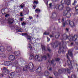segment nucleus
Masks as SVG:
<instances>
[{
  "label": "nucleus",
  "mask_w": 78,
  "mask_h": 78,
  "mask_svg": "<svg viewBox=\"0 0 78 78\" xmlns=\"http://www.w3.org/2000/svg\"><path fill=\"white\" fill-rule=\"evenodd\" d=\"M61 3L62 5H56V8L57 9H58V10H62L64 8V5H63L64 4H66V5H70V0H68V1H66V0H62Z\"/></svg>",
  "instance_id": "1"
},
{
  "label": "nucleus",
  "mask_w": 78,
  "mask_h": 78,
  "mask_svg": "<svg viewBox=\"0 0 78 78\" xmlns=\"http://www.w3.org/2000/svg\"><path fill=\"white\" fill-rule=\"evenodd\" d=\"M34 65L32 63H30L29 64L28 66H26L25 67L23 68V71H26L27 70V69H28L30 72H34V69L33 68Z\"/></svg>",
  "instance_id": "2"
},
{
  "label": "nucleus",
  "mask_w": 78,
  "mask_h": 78,
  "mask_svg": "<svg viewBox=\"0 0 78 78\" xmlns=\"http://www.w3.org/2000/svg\"><path fill=\"white\" fill-rule=\"evenodd\" d=\"M63 39L64 40H66V39L68 38V39L70 41H76L78 37L77 36H69L67 37V35L64 34L63 35Z\"/></svg>",
  "instance_id": "3"
},
{
  "label": "nucleus",
  "mask_w": 78,
  "mask_h": 78,
  "mask_svg": "<svg viewBox=\"0 0 78 78\" xmlns=\"http://www.w3.org/2000/svg\"><path fill=\"white\" fill-rule=\"evenodd\" d=\"M45 59V60H46L47 59V56L45 55H44V56H41L40 57L38 55H36L35 57L34 58V61H37L39 62H41L44 59Z\"/></svg>",
  "instance_id": "4"
},
{
  "label": "nucleus",
  "mask_w": 78,
  "mask_h": 78,
  "mask_svg": "<svg viewBox=\"0 0 78 78\" xmlns=\"http://www.w3.org/2000/svg\"><path fill=\"white\" fill-rule=\"evenodd\" d=\"M62 25H63V27H65L66 26V22L67 25H70V20H67L66 21H64V19L62 18Z\"/></svg>",
  "instance_id": "5"
},
{
  "label": "nucleus",
  "mask_w": 78,
  "mask_h": 78,
  "mask_svg": "<svg viewBox=\"0 0 78 78\" xmlns=\"http://www.w3.org/2000/svg\"><path fill=\"white\" fill-rule=\"evenodd\" d=\"M11 64V61H6L4 62V65L5 66H10Z\"/></svg>",
  "instance_id": "6"
},
{
  "label": "nucleus",
  "mask_w": 78,
  "mask_h": 78,
  "mask_svg": "<svg viewBox=\"0 0 78 78\" xmlns=\"http://www.w3.org/2000/svg\"><path fill=\"white\" fill-rule=\"evenodd\" d=\"M16 72H20L21 70L20 66H19L18 65H17V66L16 67Z\"/></svg>",
  "instance_id": "7"
},
{
  "label": "nucleus",
  "mask_w": 78,
  "mask_h": 78,
  "mask_svg": "<svg viewBox=\"0 0 78 78\" xmlns=\"http://www.w3.org/2000/svg\"><path fill=\"white\" fill-rule=\"evenodd\" d=\"M14 20L13 19H9L8 20L9 24V25H11L12 24V23H14Z\"/></svg>",
  "instance_id": "8"
},
{
  "label": "nucleus",
  "mask_w": 78,
  "mask_h": 78,
  "mask_svg": "<svg viewBox=\"0 0 78 78\" xmlns=\"http://www.w3.org/2000/svg\"><path fill=\"white\" fill-rule=\"evenodd\" d=\"M9 59L11 61H14L15 60V56L13 55H11L9 57Z\"/></svg>",
  "instance_id": "9"
},
{
  "label": "nucleus",
  "mask_w": 78,
  "mask_h": 78,
  "mask_svg": "<svg viewBox=\"0 0 78 78\" xmlns=\"http://www.w3.org/2000/svg\"><path fill=\"white\" fill-rule=\"evenodd\" d=\"M57 17V15H56V14L55 12H53L52 14V16H51V18L53 19L54 18H56Z\"/></svg>",
  "instance_id": "10"
},
{
  "label": "nucleus",
  "mask_w": 78,
  "mask_h": 78,
  "mask_svg": "<svg viewBox=\"0 0 78 78\" xmlns=\"http://www.w3.org/2000/svg\"><path fill=\"white\" fill-rule=\"evenodd\" d=\"M67 64L69 66V67L70 68L72 67V65H71V62L69 59V60L67 61Z\"/></svg>",
  "instance_id": "11"
},
{
  "label": "nucleus",
  "mask_w": 78,
  "mask_h": 78,
  "mask_svg": "<svg viewBox=\"0 0 78 78\" xmlns=\"http://www.w3.org/2000/svg\"><path fill=\"white\" fill-rule=\"evenodd\" d=\"M69 55H70L71 57H72L73 56V54H72V52H69V51H68V53L67 54V58L69 59Z\"/></svg>",
  "instance_id": "12"
},
{
  "label": "nucleus",
  "mask_w": 78,
  "mask_h": 78,
  "mask_svg": "<svg viewBox=\"0 0 78 78\" xmlns=\"http://www.w3.org/2000/svg\"><path fill=\"white\" fill-rule=\"evenodd\" d=\"M3 70L5 71V73H7V74H8L9 73V72L8 70L6 69V68L5 67H4L3 69Z\"/></svg>",
  "instance_id": "13"
},
{
  "label": "nucleus",
  "mask_w": 78,
  "mask_h": 78,
  "mask_svg": "<svg viewBox=\"0 0 78 78\" xmlns=\"http://www.w3.org/2000/svg\"><path fill=\"white\" fill-rule=\"evenodd\" d=\"M7 50L8 51H10L12 50V47L11 46H8L7 47Z\"/></svg>",
  "instance_id": "14"
},
{
  "label": "nucleus",
  "mask_w": 78,
  "mask_h": 78,
  "mask_svg": "<svg viewBox=\"0 0 78 78\" xmlns=\"http://www.w3.org/2000/svg\"><path fill=\"white\" fill-rule=\"evenodd\" d=\"M69 25L71 26V27L73 28V27H75V24L73 22H71L70 24H69Z\"/></svg>",
  "instance_id": "15"
},
{
  "label": "nucleus",
  "mask_w": 78,
  "mask_h": 78,
  "mask_svg": "<svg viewBox=\"0 0 78 78\" xmlns=\"http://www.w3.org/2000/svg\"><path fill=\"white\" fill-rule=\"evenodd\" d=\"M15 75V73H11L9 76V78H12V77L14 76Z\"/></svg>",
  "instance_id": "16"
},
{
  "label": "nucleus",
  "mask_w": 78,
  "mask_h": 78,
  "mask_svg": "<svg viewBox=\"0 0 78 78\" xmlns=\"http://www.w3.org/2000/svg\"><path fill=\"white\" fill-rule=\"evenodd\" d=\"M20 52L19 51H15L14 52V54L16 56H18V55H20Z\"/></svg>",
  "instance_id": "17"
},
{
  "label": "nucleus",
  "mask_w": 78,
  "mask_h": 78,
  "mask_svg": "<svg viewBox=\"0 0 78 78\" xmlns=\"http://www.w3.org/2000/svg\"><path fill=\"white\" fill-rule=\"evenodd\" d=\"M0 50L1 51H3L5 50V47L3 46H0Z\"/></svg>",
  "instance_id": "18"
},
{
  "label": "nucleus",
  "mask_w": 78,
  "mask_h": 78,
  "mask_svg": "<svg viewBox=\"0 0 78 78\" xmlns=\"http://www.w3.org/2000/svg\"><path fill=\"white\" fill-rule=\"evenodd\" d=\"M28 48H29V49L30 50H31V49H32V47L31 45V44H28Z\"/></svg>",
  "instance_id": "19"
},
{
  "label": "nucleus",
  "mask_w": 78,
  "mask_h": 78,
  "mask_svg": "<svg viewBox=\"0 0 78 78\" xmlns=\"http://www.w3.org/2000/svg\"><path fill=\"white\" fill-rule=\"evenodd\" d=\"M35 12L36 13H38L41 12V10L39 9H36L35 10Z\"/></svg>",
  "instance_id": "20"
},
{
  "label": "nucleus",
  "mask_w": 78,
  "mask_h": 78,
  "mask_svg": "<svg viewBox=\"0 0 78 78\" xmlns=\"http://www.w3.org/2000/svg\"><path fill=\"white\" fill-rule=\"evenodd\" d=\"M67 11H65L63 13V15L64 16H66L67 14Z\"/></svg>",
  "instance_id": "21"
},
{
  "label": "nucleus",
  "mask_w": 78,
  "mask_h": 78,
  "mask_svg": "<svg viewBox=\"0 0 78 78\" xmlns=\"http://www.w3.org/2000/svg\"><path fill=\"white\" fill-rule=\"evenodd\" d=\"M41 71V68H38V69L36 70V72H40Z\"/></svg>",
  "instance_id": "22"
},
{
  "label": "nucleus",
  "mask_w": 78,
  "mask_h": 78,
  "mask_svg": "<svg viewBox=\"0 0 78 78\" xmlns=\"http://www.w3.org/2000/svg\"><path fill=\"white\" fill-rule=\"evenodd\" d=\"M70 13L67 12V14H66V16L67 17V18H69V17H70Z\"/></svg>",
  "instance_id": "23"
},
{
  "label": "nucleus",
  "mask_w": 78,
  "mask_h": 78,
  "mask_svg": "<svg viewBox=\"0 0 78 78\" xmlns=\"http://www.w3.org/2000/svg\"><path fill=\"white\" fill-rule=\"evenodd\" d=\"M44 75L46 76H48L49 73L48 71H46L44 73Z\"/></svg>",
  "instance_id": "24"
},
{
  "label": "nucleus",
  "mask_w": 78,
  "mask_h": 78,
  "mask_svg": "<svg viewBox=\"0 0 78 78\" xmlns=\"http://www.w3.org/2000/svg\"><path fill=\"white\" fill-rule=\"evenodd\" d=\"M64 72H66L67 71V72L68 73H70V70L69 69H67L66 70V69H65L64 70Z\"/></svg>",
  "instance_id": "25"
},
{
  "label": "nucleus",
  "mask_w": 78,
  "mask_h": 78,
  "mask_svg": "<svg viewBox=\"0 0 78 78\" xmlns=\"http://www.w3.org/2000/svg\"><path fill=\"white\" fill-rule=\"evenodd\" d=\"M34 58V56L33 55H32L30 56V57H29V59L30 60H31L32 59H33Z\"/></svg>",
  "instance_id": "26"
},
{
  "label": "nucleus",
  "mask_w": 78,
  "mask_h": 78,
  "mask_svg": "<svg viewBox=\"0 0 78 78\" xmlns=\"http://www.w3.org/2000/svg\"><path fill=\"white\" fill-rule=\"evenodd\" d=\"M34 5H37L38 4V1H36L34 0V2H33Z\"/></svg>",
  "instance_id": "27"
},
{
  "label": "nucleus",
  "mask_w": 78,
  "mask_h": 78,
  "mask_svg": "<svg viewBox=\"0 0 78 78\" xmlns=\"http://www.w3.org/2000/svg\"><path fill=\"white\" fill-rule=\"evenodd\" d=\"M31 38H32L31 36H27V39H29L30 41H31Z\"/></svg>",
  "instance_id": "28"
},
{
  "label": "nucleus",
  "mask_w": 78,
  "mask_h": 78,
  "mask_svg": "<svg viewBox=\"0 0 78 78\" xmlns=\"http://www.w3.org/2000/svg\"><path fill=\"white\" fill-rule=\"evenodd\" d=\"M17 32H22V29H19L16 30Z\"/></svg>",
  "instance_id": "29"
},
{
  "label": "nucleus",
  "mask_w": 78,
  "mask_h": 78,
  "mask_svg": "<svg viewBox=\"0 0 78 78\" xmlns=\"http://www.w3.org/2000/svg\"><path fill=\"white\" fill-rule=\"evenodd\" d=\"M66 11H67V12H68L70 10V8L69 7H68L66 8Z\"/></svg>",
  "instance_id": "30"
},
{
  "label": "nucleus",
  "mask_w": 78,
  "mask_h": 78,
  "mask_svg": "<svg viewBox=\"0 0 78 78\" xmlns=\"http://www.w3.org/2000/svg\"><path fill=\"white\" fill-rule=\"evenodd\" d=\"M42 49L43 50H45V46L44 45H41Z\"/></svg>",
  "instance_id": "31"
},
{
  "label": "nucleus",
  "mask_w": 78,
  "mask_h": 78,
  "mask_svg": "<svg viewBox=\"0 0 78 78\" xmlns=\"http://www.w3.org/2000/svg\"><path fill=\"white\" fill-rule=\"evenodd\" d=\"M17 62L15 61L14 63H13L12 65L13 66H15L17 65Z\"/></svg>",
  "instance_id": "32"
},
{
  "label": "nucleus",
  "mask_w": 78,
  "mask_h": 78,
  "mask_svg": "<svg viewBox=\"0 0 78 78\" xmlns=\"http://www.w3.org/2000/svg\"><path fill=\"white\" fill-rule=\"evenodd\" d=\"M48 69H49V70H51V65L49 66L48 67Z\"/></svg>",
  "instance_id": "33"
},
{
  "label": "nucleus",
  "mask_w": 78,
  "mask_h": 78,
  "mask_svg": "<svg viewBox=\"0 0 78 78\" xmlns=\"http://www.w3.org/2000/svg\"><path fill=\"white\" fill-rule=\"evenodd\" d=\"M22 36H28V34L27 33H24L22 34Z\"/></svg>",
  "instance_id": "34"
},
{
  "label": "nucleus",
  "mask_w": 78,
  "mask_h": 78,
  "mask_svg": "<svg viewBox=\"0 0 78 78\" xmlns=\"http://www.w3.org/2000/svg\"><path fill=\"white\" fill-rule=\"evenodd\" d=\"M72 78H76V76L74 74H73L71 76Z\"/></svg>",
  "instance_id": "35"
},
{
  "label": "nucleus",
  "mask_w": 78,
  "mask_h": 78,
  "mask_svg": "<svg viewBox=\"0 0 78 78\" xmlns=\"http://www.w3.org/2000/svg\"><path fill=\"white\" fill-rule=\"evenodd\" d=\"M75 9H76L77 13L78 14V6L75 7Z\"/></svg>",
  "instance_id": "36"
},
{
  "label": "nucleus",
  "mask_w": 78,
  "mask_h": 78,
  "mask_svg": "<svg viewBox=\"0 0 78 78\" xmlns=\"http://www.w3.org/2000/svg\"><path fill=\"white\" fill-rule=\"evenodd\" d=\"M20 6L21 8L23 9V7H24V5H23V4H22L20 5Z\"/></svg>",
  "instance_id": "37"
},
{
  "label": "nucleus",
  "mask_w": 78,
  "mask_h": 78,
  "mask_svg": "<svg viewBox=\"0 0 78 78\" xmlns=\"http://www.w3.org/2000/svg\"><path fill=\"white\" fill-rule=\"evenodd\" d=\"M44 34L45 35H49V33L45 32L44 33Z\"/></svg>",
  "instance_id": "38"
},
{
  "label": "nucleus",
  "mask_w": 78,
  "mask_h": 78,
  "mask_svg": "<svg viewBox=\"0 0 78 78\" xmlns=\"http://www.w3.org/2000/svg\"><path fill=\"white\" fill-rule=\"evenodd\" d=\"M1 24H2V25H5V22H4V21H3L1 22Z\"/></svg>",
  "instance_id": "39"
},
{
  "label": "nucleus",
  "mask_w": 78,
  "mask_h": 78,
  "mask_svg": "<svg viewBox=\"0 0 78 78\" xmlns=\"http://www.w3.org/2000/svg\"><path fill=\"white\" fill-rule=\"evenodd\" d=\"M55 76H56L57 75H58V73L57 72H55L54 73Z\"/></svg>",
  "instance_id": "40"
},
{
  "label": "nucleus",
  "mask_w": 78,
  "mask_h": 78,
  "mask_svg": "<svg viewBox=\"0 0 78 78\" xmlns=\"http://www.w3.org/2000/svg\"><path fill=\"white\" fill-rule=\"evenodd\" d=\"M48 62H51V64H53V62H54V61L53 60H52L51 61H48Z\"/></svg>",
  "instance_id": "41"
},
{
  "label": "nucleus",
  "mask_w": 78,
  "mask_h": 78,
  "mask_svg": "<svg viewBox=\"0 0 78 78\" xmlns=\"http://www.w3.org/2000/svg\"><path fill=\"white\" fill-rule=\"evenodd\" d=\"M59 60H60V59L59 58H55V61H59Z\"/></svg>",
  "instance_id": "42"
},
{
  "label": "nucleus",
  "mask_w": 78,
  "mask_h": 78,
  "mask_svg": "<svg viewBox=\"0 0 78 78\" xmlns=\"http://www.w3.org/2000/svg\"><path fill=\"white\" fill-rule=\"evenodd\" d=\"M77 2L76 1V0H75L74 3H73V5H75V3H76Z\"/></svg>",
  "instance_id": "43"
},
{
  "label": "nucleus",
  "mask_w": 78,
  "mask_h": 78,
  "mask_svg": "<svg viewBox=\"0 0 78 78\" xmlns=\"http://www.w3.org/2000/svg\"><path fill=\"white\" fill-rule=\"evenodd\" d=\"M1 56L3 58H5V54H1Z\"/></svg>",
  "instance_id": "44"
},
{
  "label": "nucleus",
  "mask_w": 78,
  "mask_h": 78,
  "mask_svg": "<svg viewBox=\"0 0 78 78\" xmlns=\"http://www.w3.org/2000/svg\"><path fill=\"white\" fill-rule=\"evenodd\" d=\"M55 38H58L59 37V35H55Z\"/></svg>",
  "instance_id": "45"
},
{
  "label": "nucleus",
  "mask_w": 78,
  "mask_h": 78,
  "mask_svg": "<svg viewBox=\"0 0 78 78\" xmlns=\"http://www.w3.org/2000/svg\"><path fill=\"white\" fill-rule=\"evenodd\" d=\"M49 6L50 8H51L52 6V3H50L49 4Z\"/></svg>",
  "instance_id": "46"
},
{
  "label": "nucleus",
  "mask_w": 78,
  "mask_h": 78,
  "mask_svg": "<svg viewBox=\"0 0 78 78\" xmlns=\"http://www.w3.org/2000/svg\"><path fill=\"white\" fill-rule=\"evenodd\" d=\"M58 72H59V73H62V70H61V69H60L58 71Z\"/></svg>",
  "instance_id": "47"
},
{
  "label": "nucleus",
  "mask_w": 78,
  "mask_h": 78,
  "mask_svg": "<svg viewBox=\"0 0 78 78\" xmlns=\"http://www.w3.org/2000/svg\"><path fill=\"white\" fill-rule=\"evenodd\" d=\"M47 38L48 39V42H49V41H50V39L48 37H47Z\"/></svg>",
  "instance_id": "48"
},
{
  "label": "nucleus",
  "mask_w": 78,
  "mask_h": 78,
  "mask_svg": "<svg viewBox=\"0 0 78 78\" xmlns=\"http://www.w3.org/2000/svg\"><path fill=\"white\" fill-rule=\"evenodd\" d=\"M9 16V15L8 14H6L5 16V17H8V16Z\"/></svg>",
  "instance_id": "49"
},
{
  "label": "nucleus",
  "mask_w": 78,
  "mask_h": 78,
  "mask_svg": "<svg viewBox=\"0 0 78 78\" xmlns=\"http://www.w3.org/2000/svg\"><path fill=\"white\" fill-rule=\"evenodd\" d=\"M62 46H63V48H64V47H66V44H64V43H63L62 44Z\"/></svg>",
  "instance_id": "50"
},
{
  "label": "nucleus",
  "mask_w": 78,
  "mask_h": 78,
  "mask_svg": "<svg viewBox=\"0 0 78 78\" xmlns=\"http://www.w3.org/2000/svg\"><path fill=\"white\" fill-rule=\"evenodd\" d=\"M0 76L1 77H3V74H0Z\"/></svg>",
  "instance_id": "51"
},
{
  "label": "nucleus",
  "mask_w": 78,
  "mask_h": 78,
  "mask_svg": "<svg viewBox=\"0 0 78 78\" xmlns=\"http://www.w3.org/2000/svg\"><path fill=\"white\" fill-rule=\"evenodd\" d=\"M50 36L51 38L52 37H54V36L52 35H50Z\"/></svg>",
  "instance_id": "52"
},
{
  "label": "nucleus",
  "mask_w": 78,
  "mask_h": 78,
  "mask_svg": "<svg viewBox=\"0 0 78 78\" xmlns=\"http://www.w3.org/2000/svg\"><path fill=\"white\" fill-rule=\"evenodd\" d=\"M47 56H48V58H50V55L48 54H47Z\"/></svg>",
  "instance_id": "53"
},
{
  "label": "nucleus",
  "mask_w": 78,
  "mask_h": 78,
  "mask_svg": "<svg viewBox=\"0 0 78 78\" xmlns=\"http://www.w3.org/2000/svg\"><path fill=\"white\" fill-rule=\"evenodd\" d=\"M26 23H22V25H25Z\"/></svg>",
  "instance_id": "54"
},
{
  "label": "nucleus",
  "mask_w": 78,
  "mask_h": 78,
  "mask_svg": "<svg viewBox=\"0 0 78 78\" xmlns=\"http://www.w3.org/2000/svg\"><path fill=\"white\" fill-rule=\"evenodd\" d=\"M47 50L49 51H50L51 50L50 49V48H48Z\"/></svg>",
  "instance_id": "55"
},
{
  "label": "nucleus",
  "mask_w": 78,
  "mask_h": 78,
  "mask_svg": "<svg viewBox=\"0 0 78 78\" xmlns=\"http://www.w3.org/2000/svg\"><path fill=\"white\" fill-rule=\"evenodd\" d=\"M66 31H69V29L66 28Z\"/></svg>",
  "instance_id": "56"
},
{
  "label": "nucleus",
  "mask_w": 78,
  "mask_h": 78,
  "mask_svg": "<svg viewBox=\"0 0 78 78\" xmlns=\"http://www.w3.org/2000/svg\"><path fill=\"white\" fill-rule=\"evenodd\" d=\"M23 20V18H21L20 19V20L21 21H22V20Z\"/></svg>",
  "instance_id": "57"
},
{
  "label": "nucleus",
  "mask_w": 78,
  "mask_h": 78,
  "mask_svg": "<svg viewBox=\"0 0 78 78\" xmlns=\"http://www.w3.org/2000/svg\"><path fill=\"white\" fill-rule=\"evenodd\" d=\"M20 15L21 16H23V15L22 14V13H20Z\"/></svg>",
  "instance_id": "58"
},
{
  "label": "nucleus",
  "mask_w": 78,
  "mask_h": 78,
  "mask_svg": "<svg viewBox=\"0 0 78 78\" xmlns=\"http://www.w3.org/2000/svg\"><path fill=\"white\" fill-rule=\"evenodd\" d=\"M55 45V44H52L51 46H52V47H54V46H53V45Z\"/></svg>",
  "instance_id": "59"
},
{
  "label": "nucleus",
  "mask_w": 78,
  "mask_h": 78,
  "mask_svg": "<svg viewBox=\"0 0 78 78\" xmlns=\"http://www.w3.org/2000/svg\"><path fill=\"white\" fill-rule=\"evenodd\" d=\"M29 18L30 19H32V17H31V16H29Z\"/></svg>",
  "instance_id": "60"
},
{
  "label": "nucleus",
  "mask_w": 78,
  "mask_h": 78,
  "mask_svg": "<svg viewBox=\"0 0 78 78\" xmlns=\"http://www.w3.org/2000/svg\"><path fill=\"white\" fill-rule=\"evenodd\" d=\"M71 45H73V43H71Z\"/></svg>",
  "instance_id": "61"
},
{
  "label": "nucleus",
  "mask_w": 78,
  "mask_h": 78,
  "mask_svg": "<svg viewBox=\"0 0 78 78\" xmlns=\"http://www.w3.org/2000/svg\"><path fill=\"white\" fill-rule=\"evenodd\" d=\"M33 8H34V7H36V5H34V6H33Z\"/></svg>",
  "instance_id": "62"
},
{
  "label": "nucleus",
  "mask_w": 78,
  "mask_h": 78,
  "mask_svg": "<svg viewBox=\"0 0 78 78\" xmlns=\"http://www.w3.org/2000/svg\"><path fill=\"white\" fill-rule=\"evenodd\" d=\"M49 78H53L52 77H50Z\"/></svg>",
  "instance_id": "63"
},
{
  "label": "nucleus",
  "mask_w": 78,
  "mask_h": 78,
  "mask_svg": "<svg viewBox=\"0 0 78 78\" xmlns=\"http://www.w3.org/2000/svg\"><path fill=\"white\" fill-rule=\"evenodd\" d=\"M37 17H39V16L38 15H37Z\"/></svg>",
  "instance_id": "64"
}]
</instances>
